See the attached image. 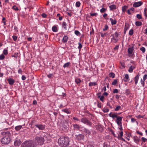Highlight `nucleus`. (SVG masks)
Instances as JSON below:
<instances>
[{
	"mask_svg": "<svg viewBox=\"0 0 147 147\" xmlns=\"http://www.w3.org/2000/svg\"><path fill=\"white\" fill-rule=\"evenodd\" d=\"M84 131L86 133V134L89 135L90 134V132L88 129L85 128Z\"/></svg>",
	"mask_w": 147,
	"mask_h": 147,
	"instance_id": "nucleus-31",
	"label": "nucleus"
},
{
	"mask_svg": "<svg viewBox=\"0 0 147 147\" xmlns=\"http://www.w3.org/2000/svg\"><path fill=\"white\" fill-rule=\"evenodd\" d=\"M147 78V75L145 74L144 75L143 77V80H145Z\"/></svg>",
	"mask_w": 147,
	"mask_h": 147,
	"instance_id": "nucleus-51",
	"label": "nucleus"
},
{
	"mask_svg": "<svg viewBox=\"0 0 147 147\" xmlns=\"http://www.w3.org/2000/svg\"><path fill=\"white\" fill-rule=\"evenodd\" d=\"M140 50L143 53H144L145 51V49L144 47H142L140 48Z\"/></svg>",
	"mask_w": 147,
	"mask_h": 147,
	"instance_id": "nucleus-41",
	"label": "nucleus"
},
{
	"mask_svg": "<svg viewBox=\"0 0 147 147\" xmlns=\"http://www.w3.org/2000/svg\"><path fill=\"white\" fill-rule=\"evenodd\" d=\"M7 81L8 82L9 84L10 85H13L15 82V80L11 78L8 79Z\"/></svg>",
	"mask_w": 147,
	"mask_h": 147,
	"instance_id": "nucleus-14",
	"label": "nucleus"
},
{
	"mask_svg": "<svg viewBox=\"0 0 147 147\" xmlns=\"http://www.w3.org/2000/svg\"><path fill=\"white\" fill-rule=\"evenodd\" d=\"M121 107L120 106H117L115 109V110L116 111H118L120 109Z\"/></svg>",
	"mask_w": 147,
	"mask_h": 147,
	"instance_id": "nucleus-47",
	"label": "nucleus"
},
{
	"mask_svg": "<svg viewBox=\"0 0 147 147\" xmlns=\"http://www.w3.org/2000/svg\"><path fill=\"white\" fill-rule=\"evenodd\" d=\"M70 111L66 109H65V112L66 113H70Z\"/></svg>",
	"mask_w": 147,
	"mask_h": 147,
	"instance_id": "nucleus-63",
	"label": "nucleus"
},
{
	"mask_svg": "<svg viewBox=\"0 0 147 147\" xmlns=\"http://www.w3.org/2000/svg\"><path fill=\"white\" fill-rule=\"evenodd\" d=\"M128 7L126 5H124L122 7V10L123 12H125Z\"/></svg>",
	"mask_w": 147,
	"mask_h": 147,
	"instance_id": "nucleus-22",
	"label": "nucleus"
},
{
	"mask_svg": "<svg viewBox=\"0 0 147 147\" xmlns=\"http://www.w3.org/2000/svg\"><path fill=\"white\" fill-rule=\"evenodd\" d=\"M12 38L14 41H16L17 39V36L15 35H13L12 36Z\"/></svg>",
	"mask_w": 147,
	"mask_h": 147,
	"instance_id": "nucleus-46",
	"label": "nucleus"
},
{
	"mask_svg": "<svg viewBox=\"0 0 147 147\" xmlns=\"http://www.w3.org/2000/svg\"><path fill=\"white\" fill-rule=\"evenodd\" d=\"M141 140L143 142H147V138H146L144 137H142L141 138Z\"/></svg>",
	"mask_w": 147,
	"mask_h": 147,
	"instance_id": "nucleus-34",
	"label": "nucleus"
},
{
	"mask_svg": "<svg viewBox=\"0 0 147 147\" xmlns=\"http://www.w3.org/2000/svg\"><path fill=\"white\" fill-rule=\"evenodd\" d=\"M140 75L139 74H138L134 78V82L135 84H137L138 83Z\"/></svg>",
	"mask_w": 147,
	"mask_h": 147,
	"instance_id": "nucleus-15",
	"label": "nucleus"
},
{
	"mask_svg": "<svg viewBox=\"0 0 147 147\" xmlns=\"http://www.w3.org/2000/svg\"><path fill=\"white\" fill-rule=\"evenodd\" d=\"M109 8L110 10L115 9H116V6L115 5H112L109 6Z\"/></svg>",
	"mask_w": 147,
	"mask_h": 147,
	"instance_id": "nucleus-20",
	"label": "nucleus"
},
{
	"mask_svg": "<svg viewBox=\"0 0 147 147\" xmlns=\"http://www.w3.org/2000/svg\"><path fill=\"white\" fill-rule=\"evenodd\" d=\"M70 64V63L69 62H67L66 63H65V67H68Z\"/></svg>",
	"mask_w": 147,
	"mask_h": 147,
	"instance_id": "nucleus-60",
	"label": "nucleus"
},
{
	"mask_svg": "<svg viewBox=\"0 0 147 147\" xmlns=\"http://www.w3.org/2000/svg\"><path fill=\"white\" fill-rule=\"evenodd\" d=\"M22 125H19L16 126L15 127V129L16 130L18 131L21 129L22 128Z\"/></svg>",
	"mask_w": 147,
	"mask_h": 147,
	"instance_id": "nucleus-19",
	"label": "nucleus"
},
{
	"mask_svg": "<svg viewBox=\"0 0 147 147\" xmlns=\"http://www.w3.org/2000/svg\"><path fill=\"white\" fill-rule=\"evenodd\" d=\"M81 3L79 1H77L76 3V7H79Z\"/></svg>",
	"mask_w": 147,
	"mask_h": 147,
	"instance_id": "nucleus-36",
	"label": "nucleus"
},
{
	"mask_svg": "<svg viewBox=\"0 0 147 147\" xmlns=\"http://www.w3.org/2000/svg\"><path fill=\"white\" fill-rule=\"evenodd\" d=\"M135 24L136 26H140L142 25V23L140 21H137L136 22Z\"/></svg>",
	"mask_w": 147,
	"mask_h": 147,
	"instance_id": "nucleus-28",
	"label": "nucleus"
},
{
	"mask_svg": "<svg viewBox=\"0 0 147 147\" xmlns=\"http://www.w3.org/2000/svg\"><path fill=\"white\" fill-rule=\"evenodd\" d=\"M75 81L76 83L79 84L81 82V80L80 79L77 78L75 79Z\"/></svg>",
	"mask_w": 147,
	"mask_h": 147,
	"instance_id": "nucleus-32",
	"label": "nucleus"
},
{
	"mask_svg": "<svg viewBox=\"0 0 147 147\" xmlns=\"http://www.w3.org/2000/svg\"><path fill=\"white\" fill-rule=\"evenodd\" d=\"M21 147H35L33 142L31 140L26 141L22 144Z\"/></svg>",
	"mask_w": 147,
	"mask_h": 147,
	"instance_id": "nucleus-2",
	"label": "nucleus"
},
{
	"mask_svg": "<svg viewBox=\"0 0 147 147\" xmlns=\"http://www.w3.org/2000/svg\"><path fill=\"white\" fill-rule=\"evenodd\" d=\"M5 58V56L3 54H2L0 55V60H2L3 59Z\"/></svg>",
	"mask_w": 147,
	"mask_h": 147,
	"instance_id": "nucleus-45",
	"label": "nucleus"
},
{
	"mask_svg": "<svg viewBox=\"0 0 147 147\" xmlns=\"http://www.w3.org/2000/svg\"><path fill=\"white\" fill-rule=\"evenodd\" d=\"M144 14L146 19L147 18V8H145L144 10Z\"/></svg>",
	"mask_w": 147,
	"mask_h": 147,
	"instance_id": "nucleus-27",
	"label": "nucleus"
},
{
	"mask_svg": "<svg viewBox=\"0 0 147 147\" xmlns=\"http://www.w3.org/2000/svg\"><path fill=\"white\" fill-rule=\"evenodd\" d=\"M22 69H19L18 71V72L19 74H22Z\"/></svg>",
	"mask_w": 147,
	"mask_h": 147,
	"instance_id": "nucleus-48",
	"label": "nucleus"
},
{
	"mask_svg": "<svg viewBox=\"0 0 147 147\" xmlns=\"http://www.w3.org/2000/svg\"><path fill=\"white\" fill-rule=\"evenodd\" d=\"M106 9L104 8H102L100 10V12L101 13H102L105 12L106 11Z\"/></svg>",
	"mask_w": 147,
	"mask_h": 147,
	"instance_id": "nucleus-40",
	"label": "nucleus"
},
{
	"mask_svg": "<svg viewBox=\"0 0 147 147\" xmlns=\"http://www.w3.org/2000/svg\"><path fill=\"white\" fill-rule=\"evenodd\" d=\"M67 141L66 142V143L65 142V146H67L69 144V141L68 140V139H67Z\"/></svg>",
	"mask_w": 147,
	"mask_h": 147,
	"instance_id": "nucleus-49",
	"label": "nucleus"
},
{
	"mask_svg": "<svg viewBox=\"0 0 147 147\" xmlns=\"http://www.w3.org/2000/svg\"><path fill=\"white\" fill-rule=\"evenodd\" d=\"M58 142L59 144L61 146L64 147V138L63 137L59 139Z\"/></svg>",
	"mask_w": 147,
	"mask_h": 147,
	"instance_id": "nucleus-6",
	"label": "nucleus"
},
{
	"mask_svg": "<svg viewBox=\"0 0 147 147\" xmlns=\"http://www.w3.org/2000/svg\"><path fill=\"white\" fill-rule=\"evenodd\" d=\"M42 16L43 18H46L47 15L45 13H43L42 14Z\"/></svg>",
	"mask_w": 147,
	"mask_h": 147,
	"instance_id": "nucleus-54",
	"label": "nucleus"
},
{
	"mask_svg": "<svg viewBox=\"0 0 147 147\" xmlns=\"http://www.w3.org/2000/svg\"><path fill=\"white\" fill-rule=\"evenodd\" d=\"M44 142V139L43 137L42 136H37L36 137L34 140V144L35 145V147H36L37 145H42L43 144Z\"/></svg>",
	"mask_w": 147,
	"mask_h": 147,
	"instance_id": "nucleus-1",
	"label": "nucleus"
},
{
	"mask_svg": "<svg viewBox=\"0 0 147 147\" xmlns=\"http://www.w3.org/2000/svg\"><path fill=\"white\" fill-rule=\"evenodd\" d=\"M134 51V47L133 46H131L129 47L128 49V56L129 57H132L134 53H133V51Z\"/></svg>",
	"mask_w": 147,
	"mask_h": 147,
	"instance_id": "nucleus-4",
	"label": "nucleus"
},
{
	"mask_svg": "<svg viewBox=\"0 0 147 147\" xmlns=\"http://www.w3.org/2000/svg\"><path fill=\"white\" fill-rule=\"evenodd\" d=\"M53 76V74H49L47 76V77L49 78H51Z\"/></svg>",
	"mask_w": 147,
	"mask_h": 147,
	"instance_id": "nucleus-55",
	"label": "nucleus"
},
{
	"mask_svg": "<svg viewBox=\"0 0 147 147\" xmlns=\"http://www.w3.org/2000/svg\"><path fill=\"white\" fill-rule=\"evenodd\" d=\"M98 97L99 98L100 100L102 102H103L104 97L103 96H101V94L100 92L97 94Z\"/></svg>",
	"mask_w": 147,
	"mask_h": 147,
	"instance_id": "nucleus-13",
	"label": "nucleus"
},
{
	"mask_svg": "<svg viewBox=\"0 0 147 147\" xmlns=\"http://www.w3.org/2000/svg\"><path fill=\"white\" fill-rule=\"evenodd\" d=\"M35 126L37 128H38L40 130H43L45 129V126L41 124H36Z\"/></svg>",
	"mask_w": 147,
	"mask_h": 147,
	"instance_id": "nucleus-10",
	"label": "nucleus"
},
{
	"mask_svg": "<svg viewBox=\"0 0 147 147\" xmlns=\"http://www.w3.org/2000/svg\"><path fill=\"white\" fill-rule=\"evenodd\" d=\"M118 36V34L117 32H115L114 34V36L113 35V38H111V41L112 42L116 43L117 42L118 40L117 37Z\"/></svg>",
	"mask_w": 147,
	"mask_h": 147,
	"instance_id": "nucleus-5",
	"label": "nucleus"
},
{
	"mask_svg": "<svg viewBox=\"0 0 147 147\" xmlns=\"http://www.w3.org/2000/svg\"><path fill=\"white\" fill-rule=\"evenodd\" d=\"M74 126L75 128H78L79 127V125L77 124L74 125Z\"/></svg>",
	"mask_w": 147,
	"mask_h": 147,
	"instance_id": "nucleus-58",
	"label": "nucleus"
},
{
	"mask_svg": "<svg viewBox=\"0 0 147 147\" xmlns=\"http://www.w3.org/2000/svg\"><path fill=\"white\" fill-rule=\"evenodd\" d=\"M52 30L53 32H56L58 31L57 27L55 26H53L52 28Z\"/></svg>",
	"mask_w": 147,
	"mask_h": 147,
	"instance_id": "nucleus-26",
	"label": "nucleus"
},
{
	"mask_svg": "<svg viewBox=\"0 0 147 147\" xmlns=\"http://www.w3.org/2000/svg\"><path fill=\"white\" fill-rule=\"evenodd\" d=\"M100 34L102 38H104L107 34L106 33H102V32H100Z\"/></svg>",
	"mask_w": 147,
	"mask_h": 147,
	"instance_id": "nucleus-38",
	"label": "nucleus"
},
{
	"mask_svg": "<svg viewBox=\"0 0 147 147\" xmlns=\"http://www.w3.org/2000/svg\"><path fill=\"white\" fill-rule=\"evenodd\" d=\"M109 77H111L113 78H114L115 76V74L113 73H110L109 74Z\"/></svg>",
	"mask_w": 147,
	"mask_h": 147,
	"instance_id": "nucleus-42",
	"label": "nucleus"
},
{
	"mask_svg": "<svg viewBox=\"0 0 147 147\" xmlns=\"http://www.w3.org/2000/svg\"><path fill=\"white\" fill-rule=\"evenodd\" d=\"M97 84L96 82H90L89 83V86H95Z\"/></svg>",
	"mask_w": 147,
	"mask_h": 147,
	"instance_id": "nucleus-23",
	"label": "nucleus"
},
{
	"mask_svg": "<svg viewBox=\"0 0 147 147\" xmlns=\"http://www.w3.org/2000/svg\"><path fill=\"white\" fill-rule=\"evenodd\" d=\"M117 83V81L116 80H114L112 82V84L113 85H115Z\"/></svg>",
	"mask_w": 147,
	"mask_h": 147,
	"instance_id": "nucleus-44",
	"label": "nucleus"
},
{
	"mask_svg": "<svg viewBox=\"0 0 147 147\" xmlns=\"http://www.w3.org/2000/svg\"><path fill=\"white\" fill-rule=\"evenodd\" d=\"M131 122L133 123L136 121V120L134 118H131Z\"/></svg>",
	"mask_w": 147,
	"mask_h": 147,
	"instance_id": "nucleus-64",
	"label": "nucleus"
},
{
	"mask_svg": "<svg viewBox=\"0 0 147 147\" xmlns=\"http://www.w3.org/2000/svg\"><path fill=\"white\" fill-rule=\"evenodd\" d=\"M145 80H142V79H141V81H140V82L142 84L143 86H144V81Z\"/></svg>",
	"mask_w": 147,
	"mask_h": 147,
	"instance_id": "nucleus-43",
	"label": "nucleus"
},
{
	"mask_svg": "<svg viewBox=\"0 0 147 147\" xmlns=\"http://www.w3.org/2000/svg\"><path fill=\"white\" fill-rule=\"evenodd\" d=\"M109 116L113 119L116 118H117V117H118L116 113H112L111 112L109 114Z\"/></svg>",
	"mask_w": 147,
	"mask_h": 147,
	"instance_id": "nucleus-12",
	"label": "nucleus"
},
{
	"mask_svg": "<svg viewBox=\"0 0 147 147\" xmlns=\"http://www.w3.org/2000/svg\"><path fill=\"white\" fill-rule=\"evenodd\" d=\"M136 133L141 136H142L143 135V133L139 131H136Z\"/></svg>",
	"mask_w": 147,
	"mask_h": 147,
	"instance_id": "nucleus-59",
	"label": "nucleus"
},
{
	"mask_svg": "<svg viewBox=\"0 0 147 147\" xmlns=\"http://www.w3.org/2000/svg\"><path fill=\"white\" fill-rule=\"evenodd\" d=\"M134 67H133L132 66H131L129 67V68L128 70V71L130 73L132 72L133 71V70L134 69Z\"/></svg>",
	"mask_w": 147,
	"mask_h": 147,
	"instance_id": "nucleus-24",
	"label": "nucleus"
},
{
	"mask_svg": "<svg viewBox=\"0 0 147 147\" xmlns=\"http://www.w3.org/2000/svg\"><path fill=\"white\" fill-rule=\"evenodd\" d=\"M114 93H118V90L117 89H114L113 91Z\"/></svg>",
	"mask_w": 147,
	"mask_h": 147,
	"instance_id": "nucleus-50",
	"label": "nucleus"
},
{
	"mask_svg": "<svg viewBox=\"0 0 147 147\" xmlns=\"http://www.w3.org/2000/svg\"><path fill=\"white\" fill-rule=\"evenodd\" d=\"M11 9L15 11H18L19 10L18 7H17L16 5H13Z\"/></svg>",
	"mask_w": 147,
	"mask_h": 147,
	"instance_id": "nucleus-25",
	"label": "nucleus"
},
{
	"mask_svg": "<svg viewBox=\"0 0 147 147\" xmlns=\"http://www.w3.org/2000/svg\"><path fill=\"white\" fill-rule=\"evenodd\" d=\"M134 142L136 143H138L140 141V139L137 136H134L133 137Z\"/></svg>",
	"mask_w": 147,
	"mask_h": 147,
	"instance_id": "nucleus-16",
	"label": "nucleus"
},
{
	"mask_svg": "<svg viewBox=\"0 0 147 147\" xmlns=\"http://www.w3.org/2000/svg\"><path fill=\"white\" fill-rule=\"evenodd\" d=\"M22 80H24L26 79V77L24 75H22Z\"/></svg>",
	"mask_w": 147,
	"mask_h": 147,
	"instance_id": "nucleus-62",
	"label": "nucleus"
},
{
	"mask_svg": "<svg viewBox=\"0 0 147 147\" xmlns=\"http://www.w3.org/2000/svg\"><path fill=\"white\" fill-rule=\"evenodd\" d=\"M118 125L119 126V127H118L119 129H120L121 130H123V128L122 127V125Z\"/></svg>",
	"mask_w": 147,
	"mask_h": 147,
	"instance_id": "nucleus-56",
	"label": "nucleus"
},
{
	"mask_svg": "<svg viewBox=\"0 0 147 147\" xmlns=\"http://www.w3.org/2000/svg\"><path fill=\"white\" fill-rule=\"evenodd\" d=\"M21 143L20 140L18 138H16L14 141V145L17 147L19 146Z\"/></svg>",
	"mask_w": 147,
	"mask_h": 147,
	"instance_id": "nucleus-9",
	"label": "nucleus"
},
{
	"mask_svg": "<svg viewBox=\"0 0 147 147\" xmlns=\"http://www.w3.org/2000/svg\"><path fill=\"white\" fill-rule=\"evenodd\" d=\"M109 111V109L107 107H105L103 110V111L104 113H107Z\"/></svg>",
	"mask_w": 147,
	"mask_h": 147,
	"instance_id": "nucleus-29",
	"label": "nucleus"
},
{
	"mask_svg": "<svg viewBox=\"0 0 147 147\" xmlns=\"http://www.w3.org/2000/svg\"><path fill=\"white\" fill-rule=\"evenodd\" d=\"M10 141V138L8 135H6L1 139V142L3 144H8Z\"/></svg>",
	"mask_w": 147,
	"mask_h": 147,
	"instance_id": "nucleus-3",
	"label": "nucleus"
},
{
	"mask_svg": "<svg viewBox=\"0 0 147 147\" xmlns=\"http://www.w3.org/2000/svg\"><path fill=\"white\" fill-rule=\"evenodd\" d=\"M143 3L142 1H138L135 2L133 5V7H137L141 6Z\"/></svg>",
	"mask_w": 147,
	"mask_h": 147,
	"instance_id": "nucleus-11",
	"label": "nucleus"
},
{
	"mask_svg": "<svg viewBox=\"0 0 147 147\" xmlns=\"http://www.w3.org/2000/svg\"><path fill=\"white\" fill-rule=\"evenodd\" d=\"M123 134V132L122 131H121L120 132L119 135H118L120 137H122Z\"/></svg>",
	"mask_w": 147,
	"mask_h": 147,
	"instance_id": "nucleus-52",
	"label": "nucleus"
},
{
	"mask_svg": "<svg viewBox=\"0 0 147 147\" xmlns=\"http://www.w3.org/2000/svg\"><path fill=\"white\" fill-rule=\"evenodd\" d=\"M136 17L139 20H140L142 19V15L140 14H137Z\"/></svg>",
	"mask_w": 147,
	"mask_h": 147,
	"instance_id": "nucleus-35",
	"label": "nucleus"
},
{
	"mask_svg": "<svg viewBox=\"0 0 147 147\" xmlns=\"http://www.w3.org/2000/svg\"><path fill=\"white\" fill-rule=\"evenodd\" d=\"M3 53L5 55H7L8 54L7 50V49H4L3 52Z\"/></svg>",
	"mask_w": 147,
	"mask_h": 147,
	"instance_id": "nucleus-39",
	"label": "nucleus"
},
{
	"mask_svg": "<svg viewBox=\"0 0 147 147\" xmlns=\"http://www.w3.org/2000/svg\"><path fill=\"white\" fill-rule=\"evenodd\" d=\"M127 13L129 14V15H130L131 14V11L130 10H129V9H128L127 11Z\"/></svg>",
	"mask_w": 147,
	"mask_h": 147,
	"instance_id": "nucleus-61",
	"label": "nucleus"
},
{
	"mask_svg": "<svg viewBox=\"0 0 147 147\" xmlns=\"http://www.w3.org/2000/svg\"><path fill=\"white\" fill-rule=\"evenodd\" d=\"M129 79V76L127 74H126L125 75V77L124 78V80L125 82L128 81Z\"/></svg>",
	"mask_w": 147,
	"mask_h": 147,
	"instance_id": "nucleus-21",
	"label": "nucleus"
},
{
	"mask_svg": "<svg viewBox=\"0 0 147 147\" xmlns=\"http://www.w3.org/2000/svg\"><path fill=\"white\" fill-rule=\"evenodd\" d=\"M109 27L107 25H105L104 27L103 28V30L105 31L107 30Z\"/></svg>",
	"mask_w": 147,
	"mask_h": 147,
	"instance_id": "nucleus-37",
	"label": "nucleus"
},
{
	"mask_svg": "<svg viewBox=\"0 0 147 147\" xmlns=\"http://www.w3.org/2000/svg\"><path fill=\"white\" fill-rule=\"evenodd\" d=\"M81 121L84 124L88 125H90L91 123L86 118H83L81 119Z\"/></svg>",
	"mask_w": 147,
	"mask_h": 147,
	"instance_id": "nucleus-8",
	"label": "nucleus"
},
{
	"mask_svg": "<svg viewBox=\"0 0 147 147\" xmlns=\"http://www.w3.org/2000/svg\"><path fill=\"white\" fill-rule=\"evenodd\" d=\"M123 117H122L118 116L116 118L115 121L117 125H122V121Z\"/></svg>",
	"mask_w": 147,
	"mask_h": 147,
	"instance_id": "nucleus-7",
	"label": "nucleus"
},
{
	"mask_svg": "<svg viewBox=\"0 0 147 147\" xmlns=\"http://www.w3.org/2000/svg\"><path fill=\"white\" fill-rule=\"evenodd\" d=\"M110 20L112 25H115L116 24L117 21L115 19H113L112 18H110Z\"/></svg>",
	"mask_w": 147,
	"mask_h": 147,
	"instance_id": "nucleus-18",
	"label": "nucleus"
},
{
	"mask_svg": "<svg viewBox=\"0 0 147 147\" xmlns=\"http://www.w3.org/2000/svg\"><path fill=\"white\" fill-rule=\"evenodd\" d=\"M133 33H134L133 30L132 29L130 30L129 31V34L130 36H131L133 34Z\"/></svg>",
	"mask_w": 147,
	"mask_h": 147,
	"instance_id": "nucleus-33",
	"label": "nucleus"
},
{
	"mask_svg": "<svg viewBox=\"0 0 147 147\" xmlns=\"http://www.w3.org/2000/svg\"><path fill=\"white\" fill-rule=\"evenodd\" d=\"M78 45L79 46L78 47V49H80L82 48V45L80 43H79Z\"/></svg>",
	"mask_w": 147,
	"mask_h": 147,
	"instance_id": "nucleus-53",
	"label": "nucleus"
},
{
	"mask_svg": "<svg viewBox=\"0 0 147 147\" xmlns=\"http://www.w3.org/2000/svg\"><path fill=\"white\" fill-rule=\"evenodd\" d=\"M97 14H98L97 13H92L91 14L90 16H96L97 15Z\"/></svg>",
	"mask_w": 147,
	"mask_h": 147,
	"instance_id": "nucleus-57",
	"label": "nucleus"
},
{
	"mask_svg": "<svg viewBox=\"0 0 147 147\" xmlns=\"http://www.w3.org/2000/svg\"><path fill=\"white\" fill-rule=\"evenodd\" d=\"M75 34L77 36H80V32L78 30H76L75 31Z\"/></svg>",
	"mask_w": 147,
	"mask_h": 147,
	"instance_id": "nucleus-30",
	"label": "nucleus"
},
{
	"mask_svg": "<svg viewBox=\"0 0 147 147\" xmlns=\"http://www.w3.org/2000/svg\"><path fill=\"white\" fill-rule=\"evenodd\" d=\"M76 138L78 140H80L84 139V136L81 134H79L77 136Z\"/></svg>",
	"mask_w": 147,
	"mask_h": 147,
	"instance_id": "nucleus-17",
	"label": "nucleus"
}]
</instances>
